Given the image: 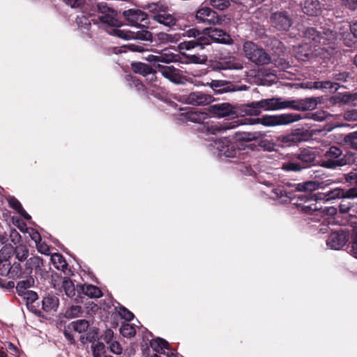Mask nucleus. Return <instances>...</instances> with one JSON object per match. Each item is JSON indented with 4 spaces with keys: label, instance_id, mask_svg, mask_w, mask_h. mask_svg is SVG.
<instances>
[{
    "label": "nucleus",
    "instance_id": "f257e3e1",
    "mask_svg": "<svg viewBox=\"0 0 357 357\" xmlns=\"http://www.w3.org/2000/svg\"><path fill=\"white\" fill-rule=\"evenodd\" d=\"M183 36L193 38L179 43L178 50L183 55H185L183 51H190L195 49L204 50L206 45L211 44V40L223 44H231L232 42L230 36L227 32L213 27L204 29L203 33L197 29L192 28L187 30L183 33ZM185 56L190 62L193 63L203 64L207 61V56L204 54H185Z\"/></svg>",
    "mask_w": 357,
    "mask_h": 357
},
{
    "label": "nucleus",
    "instance_id": "ea45409f",
    "mask_svg": "<svg viewBox=\"0 0 357 357\" xmlns=\"http://www.w3.org/2000/svg\"><path fill=\"white\" fill-rule=\"evenodd\" d=\"M82 312V307L79 305H73L66 310L65 317L67 319H73L79 316Z\"/></svg>",
    "mask_w": 357,
    "mask_h": 357
},
{
    "label": "nucleus",
    "instance_id": "69168bd1",
    "mask_svg": "<svg viewBox=\"0 0 357 357\" xmlns=\"http://www.w3.org/2000/svg\"><path fill=\"white\" fill-rule=\"evenodd\" d=\"M6 348L10 352L11 354L15 356H17L18 354V349L14 344L11 342H8Z\"/></svg>",
    "mask_w": 357,
    "mask_h": 357
},
{
    "label": "nucleus",
    "instance_id": "4468645a",
    "mask_svg": "<svg viewBox=\"0 0 357 357\" xmlns=\"http://www.w3.org/2000/svg\"><path fill=\"white\" fill-rule=\"evenodd\" d=\"M357 197V186L350 188L347 190H344L342 188H336L328 191L325 194V199L327 201L342 199V198H355Z\"/></svg>",
    "mask_w": 357,
    "mask_h": 357
},
{
    "label": "nucleus",
    "instance_id": "6e6d98bb",
    "mask_svg": "<svg viewBox=\"0 0 357 357\" xmlns=\"http://www.w3.org/2000/svg\"><path fill=\"white\" fill-rule=\"evenodd\" d=\"M272 192L274 194V198H282L287 196V192L282 187L274 188Z\"/></svg>",
    "mask_w": 357,
    "mask_h": 357
},
{
    "label": "nucleus",
    "instance_id": "4be33fe9",
    "mask_svg": "<svg viewBox=\"0 0 357 357\" xmlns=\"http://www.w3.org/2000/svg\"><path fill=\"white\" fill-rule=\"evenodd\" d=\"M153 20L158 23L169 27L175 26L178 21V18L175 15L166 12L155 15Z\"/></svg>",
    "mask_w": 357,
    "mask_h": 357
},
{
    "label": "nucleus",
    "instance_id": "f8f14e48",
    "mask_svg": "<svg viewBox=\"0 0 357 357\" xmlns=\"http://www.w3.org/2000/svg\"><path fill=\"white\" fill-rule=\"evenodd\" d=\"M271 20L272 24L279 30L287 31L292 24V20L286 11L273 13Z\"/></svg>",
    "mask_w": 357,
    "mask_h": 357
},
{
    "label": "nucleus",
    "instance_id": "ddd939ff",
    "mask_svg": "<svg viewBox=\"0 0 357 357\" xmlns=\"http://www.w3.org/2000/svg\"><path fill=\"white\" fill-rule=\"evenodd\" d=\"M208 111L218 118L236 114L235 107L228 102L212 105L208 107Z\"/></svg>",
    "mask_w": 357,
    "mask_h": 357
},
{
    "label": "nucleus",
    "instance_id": "bb28decb",
    "mask_svg": "<svg viewBox=\"0 0 357 357\" xmlns=\"http://www.w3.org/2000/svg\"><path fill=\"white\" fill-rule=\"evenodd\" d=\"M175 57L176 56L173 54H162L159 56L149 54L147 56L144 57V59L150 63L162 62L165 63H169L176 60Z\"/></svg>",
    "mask_w": 357,
    "mask_h": 357
},
{
    "label": "nucleus",
    "instance_id": "9d476101",
    "mask_svg": "<svg viewBox=\"0 0 357 357\" xmlns=\"http://www.w3.org/2000/svg\"><path fill=\"white\" fill-rule=\"evenodd\" d=\"M215 147L218 151V156L220 158H234L238 151L234 143L226 137L215 141Z\"/></svg>",
    "mask_w": 357,
    "mask_h": 357
},
{
    "label": "nucleus",
    "instance_id": "3c124183",
    "mask_svg": "<svg viewBox=\"0 0 357 357\" xmlns=\"http://www.w3.org/2000/svg\"><path fill=\"white\" fill-rule=\"evenodd\" d=\"M109 349L111 352L118 355L121 354L123 351L120 343L117 341H113L109 343Z\"/></svg>",
    "mask_w": 357,
    "mask_h": 357
},
{
    "label": "nucleus",
    "instance_id": "864d4df0",
    "mask_svg": "<svg viewBox=\"0 0 357 357\" xmlns=\"http://www.w3.org/2000/svg\"><path fill=\"white\" fill-rule=\"evenodd\" d=\"M349 77V73L345 71L335 73L333 75V78L335 79V80L343 82H347Z\"/></svg>",
    "mask_w": 357,
    "mask_h": 357
},
{
    "label": "nucleus",
    "instance_id": "2eb2a0df",
    "mask_svg": "<svg viewBox=\"0 0 357 357\" xmlns=\"http://www.w3.org/2000/svg\"><path fill=\"white\" fill-rule=\"evenodd\" d=\"M209 119V115L204 112L188 110L180 114V119L183 121H190L204 125L206 120Z\"/></svg>",
    "mask_w": 357,
    "mask_h": 357
},
{
    "label": "nucleus",
    "instance_id": "1a4fd4ad",
    "mask_svg": "<svg viewBox=\"0 0 357 357\" xmlns=\"http://www.w3.org/2000/svg\"><path fill=\"white\" fill-rule=\"evenodd\" d=\"M293 103H295V101L284 100L282 98H272L262 99L257 105L261 107L262 109L268 111L291 108Z\"/></svg>",
    "mask_w": 357,
    "mask_h": 357
},
{
    "label": "nucleus",
    "instance_id": "f704fd0d",
    "mask_svg": "<svg viewBox=\"0 0 357 357\" xmlns=\"http://www.w3.org/2000/svg\"><path fill=\"white\" fill-rule=\"evenodd\" d=\"M82 292L90 298H100L102 296L101 290L92 284H86L82 287Z\"/></svg>",
    "mask_w": 357,
    "mask_h": 357
},
{
    "label": "nucleus",
    "instance_id": "09e8293b",
    "mask_svg": "<svg viewBox=\"0 0 357 357\" xmlns=\"http://www.w3.org/2000/svg\"><path fill=\"white\" fill-rule=\"evenodd\" d=\"M349 198H342L339 205L340 211L342 213H348L351 207V204L348 201Z\"/></svg>",
    "mask_w": 357,
    "mask_h": 357
},
{
    "label": "nucleus",
    "instance_id": "7ed1b4c3",
    "mask_svg": "<svg viewBox=\"0 0 357 357\" xmlns=\"http://www.w3.org/2000/svg\"><path fill=\"white\" fill-rule=\"evenodd\" d=\"M98 12V18L100 20L109 26L107 32L125 40H152V33L145 29L133 31L128 29H121L119 28L120 22L116 18L115 11L109 8L105 3H98L96 5Z\"/></svg>",
    "mask_w": 357,
    "mask_h": 357
},
{
    "label": "nucleus",
    "instance_id": "13d9d810",
    "mask_svg": "<svg viewBox=\"0 0 357 357\" xmlns=\"http://www.w3.org/2000/svg\"><path fill=\"white\" fill-rule=\"evenodd\" d=\"M122 318L127 321H130L134 318V314L125 307H123L120 312Z\"/></svg>",
    "mask_w": 357,
    "mask_h": 357
},
{
    "label": "nucleus",
    "instance_id": "5701e85b",
    "mask_svg": "<svg viewBox=\"0 0 357 357\" xmlns=\"http://www.w3.org/2000/svg\"><path fill=\"white\" fill-rule=\"evenodd\" d=\"M301 137L297 133H290L286 135H280L276 137V142L282 147L291 146L301 141Z\"/></svg>",
    "mask_w": 357,
    "mask_h": 357
},
{
    "label": "nucleus",
    "instance_id": "f3484780",
    "mask_svg": "<svg viewBox=\"0 0 357 357\" xmlns=\"http://www.w3.org/2000/svg\"><path fill=\"white\" fill-rule=\"evenodd\" d=\"M123 14L130 24L135 27L147 18L146 13L139 9H129L123 11Z\"/></svg>",
    "mask_w": 357,
    "mask_h": 357
},
{
    "label": "nucleus",
    "instance_id": "79ce46f5",
    "mask_svg": "<svg viewBox=\"0 0 357 357\" xmlns=\"http://www.w3.org/2000/svg\"><path fill=\"white\" fill-rule=\"evenodd\" d=\"M243 68L242 63L234 58L229 59L228 61H225L224 67L225 69L230 70H241Z\"/></svg>",
    "mask_w": 357,
    "mask_h": 357
},
{
    "label": "nucleus",
    "instance_id": "37998d69",
    "mask_svg": "<svg viewBox=\"0 0 357 357\" xmlns=\"http://www.w3.org/2000/svg\"><path fill=\"white\" fill-rule=\"evenodd\" d=\"M210 4L212 7H213L215 9L223 10L226 8H227L229 5L230 2L229 0H209Z\"/></svg>",
    "mask_w": 357,
    "mask_h": 357
},
{
    "label": "nucleus",
    "instance_id": "0eeeda50",
    "mask_svg": "<svg viewBox=\"0 0 357 357\" xmlns=\"http://www.w3.org/2000/svg\"><path fill=\"white\" fill-rule=\"evenodd\" d=\"M245 56L257 66L267 65L271 62L270 55L259 45L245 41L243 45Z\"/></svg>",
    "mask_w": 357,
    "mask_h": 357
},
{
    "label": "nucleus",
    "instance_id": "052dcab7",
    "mask_svg": "<svg viewBox=\"0 0 357 357\" xmlns=\"http://www.w3.org/2000/svg\"><path fill=\"white\" fill-rule=\"evenodd\" d=\"M71 330L69 329L68 326L64 329L63 334L65 337L70 342L71 344H75V339L73 335L71 334Z\"/></svg>",
    "mask_w": 357,
    "mask_h": 357
},
{
    "label": "nucleus",
    "instance_id": "72a5a7b5",
    "mask_svg": "<svg viewBox=\"0 0 357 357\" xmlns=\"http://www.w3.org/2000/svg\"><path fill=\"white\" fill-rule=\"evenodd\" d=\"M130 66L132 70L135 73L143 76H146L147 73H150V70H152V68L150 66L142 62H132Z\"/></svg>",
    "mask_w": 357,
    "mask_h": 357
},
{
    "label": "nucleus",
    "instance_id": "c9c22d12",
    "mask_svg": "<svg viewBox=\"0 0 357 357\" xmlns=\"http://www.w3.org/2000/svg\"><path fill=\"white\" fill-rule=\"evenodd\" d=\"M89 326V324L86 320L79 319L75 321L71 322L68 325V328L72 329L79 333L85 332Z\"/></svg>",
    "mask_w": 357,
    "mask_h": 357
},
{
    "label": "nucleus",
    "instance_id": "7c9ffc66",
    "mask_svg": "<svg viewBox=\"0 0 357 357\" xmlns=\"http://www.w3.org/2000/svg\"><path fill=\"white\" fill-rule=\"evenodd\" d=\"M51 261L57 270H60L63 272L67 269L68 264L66 261L64 257L59 253H54L51 256Z\"/></svg>",
    "mask_w": 357,
    "mask_h": 357
},
{
    "label": "nucleus",
    "instance_id": "9b49d317",
    "mask_svg": "<svg viewBox=\"0 0 357 357\" xmlns=\"http://www.w3.org/2000/svg\"><path fill=\"white\" fill-rule=\"evenodd\" d=\"M196 19L206 24H216L220 23V18L217 13L208 7H202L196 13Z\"/></svg>",
    "mask_w": 357,
    "mask_h": 357
},
{
    "label": "nucleus",
    "instance_id": "c03bdc74",
    "mask_svg": "<svg viewBox=\"0 0 357 357\" xmlns=\"http://www.w3.org/2000/svg\"><path fill=\"white\" fill-rule=\"evenodd\" d=\"M93 357H102V355L105 352V344L102 342H97L93 344L91 347Z\"/></svg>",
    "mask_w": 357,
    "mask_h": 357
},
{
    "label": "nucleus",
    "instance_id": "58836bf2",
    "mask_svg": "<svg viewBox=\"0 0 357 357\" xmlns=\"http://www.w3.org/2000/svg\"><path fill=\"white\" fill-rule=\"evenodd\" d=\"M305 168V166H302L300 163L294 162H285L282 165V169L287 172H299Z\"/></svg>",
    "mask_w": 357,
    "mask_h": 357
},
{
    "label": "nucleus",
    "instance_id": "8fccbe9b",
    "mask_svg": "<svg viewBox=\"0 0 357 357\" xmlns=\"http://www.w3.org/2000/svg\"><path fill=\"white\" fill-rule=\"evenodd\" d=\"M66 4L73 8H81L86 2V0H62Z\"/></svg>",
    "mask_w": 357,
    "mask_h": 357
},
{
    "label": "nucleus",
    "instance_id": "473e14b6",
    "mask_svg": "<svg viewBox=\"0 0 357 357\" xmlns=\"http://www.w3.org/2000/svg\"><path fill=\"white\" fill-rule=\"evenodd\" d=\"M320 10V4L318 1H307L305 3L303 12L308 15H317Z\"/></svg>",
    "mask_w": 357,
    "mask_h": 357
},
{
    "label": "nucleus",
    "instance_id": "680f3d73",
    "mask_svg": "<svg viewBox=\"0 0 357 357\" xmlns=\"http://www.w3.org/2000/svg\"><path fill=\"white\" fill-rule=\"evenodd\" d=\"M342 2L351 10L357 8V0H341Z\"/></svg>",
    "mask_w": 357,
    "mask_h": 357
},
{
    "label": "nucleus",
    "instance_id": "49530a36",
    "mask_svg": "<svg viewBox=\"0 0 357 357\" xmlns=\"http://www.w3.org/2000/svg\"><path fill=\"white\" fill-rule=\"evenodd\" d=\"M0 252L2 260L7 261L11 257L12 253L14 252L13 248L11 245H6L1 249Z\"/></svg>",
    "mask_w": 357,
    "mask_h": 357
},
{
    "label": "nucleus",
    "instance_id": "aec40b11",
    "mask_svg": "<svg viewBox=\"0 0 357 357\" xmlns=\"http://www.w3.org/2000/svg\"><path fill=\"white\" fill-rule=\"evenodd\" d=\"M43 266V259L38 256H33L26 260L25 263V273L31 275L34 270L36 273L41 274Z\"/></svg>",
    "mask_w": 357,
    "mask_h": 357
},
{
    "label": "nucleus",
    "instance_id": "a18cd8bd",
    "mask_svg": "<svg viewBox=\"0 0 357 357\" xmlns=\"http://www.w3.org/2000/svg\"><path fill=\"white\" fill-rule=\"evenodd\" d=\"M259 101L252 102L248 105V110L246 113L251 116H258L261 113V107L258 105Z\"/></svg>",
    "mask_w": 357,
    "mask_h": 357
},
{
    "label": "nucleus",
    "instance_id": "f03ea898",
    "mask_svg": "<svg viewBox=\"0 0 357 357\" xmlns=\"http://www.w3.org/2000/svg\"><path fill=\"white\" fill-rule=\"evenodd\" d=\"M299 114H283L280 115H264L260 118L245 119L234 121L224 124L213 123L206 121L199 130L206 135H217L227 130L234 129L240 125L244 124H261L267 127L287 125L301 119Z\"/></svg>",
    "mask_w": 357,
    "mask_h": 357
},
{
    "label": "nucleus",
    "instance_id": "a878e982",
    "mask_svg": "<svg viewBox=\"0 0 357 357\" xmlns=\"http://www.w3.org/2000/svg\"><path fill=\"white\" fill-rule=\"evenodd\" d=\"M298 158L304 164L305 167L313 163L316 158L315 151L312 149H305L298 155Z\"/></svg>",
    "mask_w": 357,
    "mask_h": 357
},
{
    "label": "nucleus",
    "instance_id": "4c0bfd02",
    "mask_svg": "<svg viewBox=\"0 0 357 357\" xmlns=\"http://www.w3.org/2000/svg\"><path fill=\"white\" fill-rule=\"evenodd\" d=\"M120 333L123 337H132L135 335L136 330L133 325L126 323L121 325Z\"/></svg>",
    "mask_w": 357,
    "mask_h": 357
},
{
    "label": "nucleus",
    "instance_id": "c756f323",
    "mask_svg": "<svg viewBox=\"0 0 357 357\" xmlns=\"http://www.w3.org/2000/svg\"><path fill=\"white\" fill-rule=\"evenodd\" d=\"M59 304V298L54 296L45 297L42 301L43 309L45 312L56 311Z\"/></svg>",
    "mask_w": 357,
    "mask_h": 357
},
{
    "label": "nucleus",
    "instance_id": "603ef678",
    "mask_svg": "<svg viewBox=\"0 0 357 357\" xmlns=\"http://www.w3.org/2000/svg\"><path fill=\"white\" fill-rule=\"evenodd\" d=\"M37 250L41 254L48 255L50 252L49 246L45 243L42 242L36 243Z\"/></svg>",
    "mask_w": 357,
    "mask_h": 357
},
{
    "label": "nucleus",
    "instance_id": "e433bc0d",
    "mask_svg": "<svg viewBox=\"0 0 357 357\" xmlns=\"http://www.w3.org/2000/svg\"><path fill=\"white\" fill-rule=\"evenodd\" d=\"M14 253L15 255V257L20 261H24L27 259L29 255V249L25 245L20 244L15 247Z\"/></svg>",
    "mask_w": 357,
    "mask_h": 357
},
{
    "label": "nucleus",
    "instance_id": "0e129e2a",
    "mask_svg": "<svg viewBox=\"0 0 357 357\" xmlns=\"http://www.w3.org/2000/svg\"><path fill=\"white\" fill-rule=\"evenodd\" d=\"M10 238H11V241L13 243H14L15 244L20 242V239H21V236L19 234V233L16 231V230H13L11 231V233H10Z\"/></svg>",
    "mask_w": 357,
    "mask_h": 357
},
{
    "label": "nucleus",
    "instance_id": "39448f33",
    "mask_svg": "<svg viewBox=\"0 0 357 357\" xmlns=\"http://www.w3.org/2000/svg\"><path fill=\"white\" fill-rule=\"evenodd\" d=\"M321 183L318 181H308L296 184L295 189L299 192H305L296 197L294 205L302 212L307 214H312L314 211H321V205L317 195L312 192L318 189Z\"/></svg>",
    "mask_w": 357,
    "mask_h": 357
},
{
    "label": "nucleus",
    "instance_id": "6e6552de",
    "mask_svg": "<svg viewBox=\"0 0 357 357\" xmlns=\"http://www.w3.org/2000/svg\"><path fill=\"white\" fill-rule=\"evenodd\" d=\"M347 164L346 156L343 155L342 150L336 146L329 147L323 154V158L321 162V166L328 168L335 169L338 167H342Z\"/></svg>",
    "mask_w": 357,
    "mask_h": 357
},
{
    "label": "nucleus",
    "instance_id": "b1692460",
    "mask_svg": "<svg viewBox=\"0 0 357 357\" xmlns=\"http://www.w3.org/2000/svg\"><path fill=\"white\" fill-rule=\"evenodd\" d=\"M62 289L67 297L77 301L79 291L75 287L73 282L68 278H64L62 282Z\"/></svg>",
    "mask_w": 357,
    "mask_h": 357
},
{
    "label": "nucleus",
    "instance_id": "bf43d9fd",
    "mask_svg": "<svg viewBox=\"0 0 357 357\" xmlns=\"http://www.w3.org/2000/svg\"><path fill=\"white\" fill-rule=\"evenodd\" d=\"M29 236L36 243H40L42 241L40 233L33 229H31V231L29 232Z\"/></svg>",
    "mask_w": 357,
    "mask_h": 357
},
{
    "label": "nucleus",
    "instance_id": "393cba45",
    "mask_svg": "<svg viewBox=\"0 0 357 357\" xmlns=\"http://www.w3.org/2000/svg\"><path fill=\"white\" fill-rule=\"evenodd\" d=\"M181 39L178 33H167L160 32L155 35V40L160 44L167 45L169 43H176Z\"/></svg>",
    "mask_w": 357,
    "mask_h": 357
},
{
    "label": "nucleus",
    "instance_id": "de8ad7c7",
    "mask_svg": "<svg viewBox=\"0 0 357 357\" xmlns=\"http://www.w3.org/2000/svg\"><path fill=\"white\" fill-rule=\"evenodd\" d=\"M263 136L264 134H262L261 132H245L243 133V136L241 137V139L245 141H252L259 139Z\"/></svg>",
    "mask_w": 357,
    "mask_h": 357
},
{
    "label": "nucleus",
    "instance_id": "338daca9",
    "mask_svg": "<svg viewBox=\"0 0 357 357\" xmlns=\"http://www.w3.org/2000/svg\"><path fill=\"white\" fill-rule=\"evenodd\" d=\"M312 119L317 121H322L326 119L324 112H317L313 114Z\"/></svg>",
    "mask_w": 357,
    "mask_h": 357
},
{
    "label": "nucleus",
    "instance_id": "423d86ee",
    "mask_svg": "<svg viewBox=\"0 0 357 357\" xmlns=\"http://www.w3.org/2000/svg\"><path fill=\"white\" fill-rule=\"evenodd\" d=\"M305 44L300 45L296 50L298 60L305 61L311 58L329 59L333 54L332 47H324L321 42H316L306 38L305 31L303 33Z\"/></svg>",
    "mask_w": 357,
    "mask_h": 357
},
{
    "label": "nucleus",
    "instance_id": "2f4dec72",
    "mask_svg": "<svg viewBox=\"0 0 357 357\" xmlns=\"http://www.w3.org/2000/svg\"><path fill=\"white\" fill-rule=\"evenodd\" d=\"M9 206L15 210L21 216L26 220H30L31 216L26 212V211L22 206L20 202L14 197L8 199Z\"/></svg>",
    "mask_w": 357,
    "mask_h": 357
},
{
    "label": "nucleus",
    "instance_id": "dca6fc26",
    "mask_svg": "<svg viewBox=\"0 0 357 357\" xmlns=\"http://www.w3.org/2000/svg\"><path fill=\"white\" fill-rule=\"evenodd\" d=\"M213 100V98L212 96L200 91L192 92L185 98V102L188 104L194 105H206Z\"/></svg>",
    "mask_w": 357,
    "mask_h": 357
},
{
    "label": "nucleus",
    "instance_id": "a19ab883",
    "mask_svg": "<svg viewBox=\"0 0 357 357\" xmlns=\"http://www.w3.org/2000/svg\"><path fill=\"white\" fill-rule=\"evenodd\" d=\"M123 52L131 51L134 52H143L146 51L144 45L141 43H128L122 47Z\"/></svg>",
    "mask_w": 357,
    "mask_h": 357
},
{
    "label": "nucleus",
    "instance_id": "cd10ccee",
    "mask_svg": "<svg viewBox=\"0 0 357 357\" xmlns=\"http://www.w3.org/2000/svg\"><path fill=\"white\" fill-rule=\"evenodd\" d=\"M317 99L316 98H307L302 100L299 105H295L292 104L291 108L296 110H310L313 109L317 105Z\"/></svg>",
    "mask_w": 357,
    "mask_h": 357
},
{
    "label": "nucleus",
    "instance_id": "6ab92c4d",
    "mask_svg": "<svg viewBox=\"0 0 357 357\" xmlns=\"http://www.w3.org/2000/svg\"><path fill=\"white\" fill-rule=\"evenodd\" d=\"M156 68L166 79L174 83L177 84L180 82L181 75L179 73V70L173 66H167L158 64Z\"/></svg>",
    "mask_w": 357,
    "mask_h": 357
},
{
    "label": "nucleus",
    "instance_id": "c85d7f7f",
    "mask_svg": "<svg viewBox=\"0 0 357 357\" xmlns=\"http://www.w3.org/2000/svg\"><path fill=\"white\" fill-rule=\"evenodd\" d=\"M306 88L316 89H330L336 91L337 89V84L331 81H318L313 83L306 84Z\"/></svg>",
    "mask_w": 357,
    "mask_h": 357
},
{
    "label": "nucleus",
    "instance_id": "20e7f679",
    "mask_svg": "<svg viewBox=\"0 0 357 357\" xmlns=\"http://www.w3.org/2000/svg\"><path fill=\"white\" fill-rule=\"evenodd\" d=\"M305 37L316 42H321L324 47H332L335 52V44L337 40H344L345 45L350 46L351 33L349 28L342 24L335 27V30L323 29L317 31L314 28L308 27L305 29Z\"/></svg>",
    "mask_w": 357,
    "mask_h": 357
},
{
    "label": "nucleus",
    "instance_id": "774afa93",
    "mask_svg": "<svg viewBox=\"0 0 357 357\" xmlns=\"http://www.w3.org/2000/svg\"><path fill=\"white\" fill-rule=\"evenodd\" d=\"M349 30L354 36L357 38V22L352 23L349 26Z\"/></svg>",
    "mask_w": 357,
    "mask_h": 357
},
{
    "label": "nucleus",
    "instance_id": "412c9836",
    "mask_svg": "<svg viewBox=\"0 0 357 357\" xmlns=\"http://www.w3.org/2000/svg\"><path fill=\"white\" fill-rule=\"evenodd\" d=\"M206 85L209 86L215 93H223L234 91L233 84L225 80H212L210 83L207 82Z\"/></svg>",
    "mask_w": 357,
    "mask_h": 357
},
{
    "label": "nucleus",
    "instance_id": "e2e57ef3",
    "mask_svg": "<svg viewBox=\"0 0 357 357\" xmlns=\"http://www.w3.org/2000/svg\"><path fill=\"white\" fill-rule=\"evenodd\" d=\"M146 77H147V80L151 83H153L157 81L156 71L153 69L152 70H150V73H147Z\"/></svg>",
    "mask_w": 357,
    "mask_h": 357
},
{
    "label": "nucleus",
    "instance_id": "5fc2aeb1",
    "mask_svg": "<svg viewBox=\"0 0 357 357\" xmlns=\"http://www.w3.org/2000/svg\"><path fill=\"white\" fill-rule=\"evenodd\" d=\"M33 282V280L30 278L27 280H22L19 281L17 284V289H26L27 288L31 287V283Z\"/></svg>",
    "mask_w": 357,
    "mask_h": 357
},
{
    "label": "nucleus",
    "instance_id": "4d7b16f0",
    "mask_svg": "<svg viewBox=\"0 0 357 357\" xmlns=\"http://www.w3.org/2000/svg\"><path fill=\"white\" fill-rule=\"evenodd\" d=\"M114 332L112 329H107L104 332L103 340L107 344H109L113 342Z\"/></svg>",
    "mask_w": 357,
    "mask_h": 357
},
{
    "label": "nucleus",
    "instance_id": "a211bd4d",
    "mask_svg": "<svg viewBox=\"0 0 357 357\" xmlns=\"http://www.w3.org/2000/svg\"><path fill=\"white\" fill-rule=\"evenodd\" d=\"M347 240V234L343 231H337L330 234L326 244L331 249L339 250L346 244Z\"/></svg>",
    "mask_w": 357,
    "mask_h": 357
}]
</instances>
